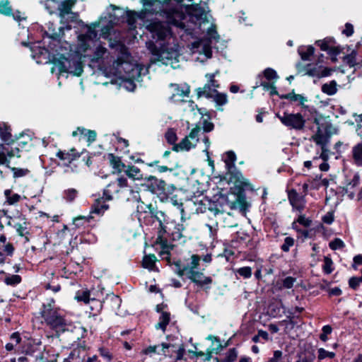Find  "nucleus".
<instances>
[{"instance_id":"58836bf2","label":"nucleus","mask_w":362,"mask_h":362,"mask_svg":"<svg viewBox=\"0 0 362 362\" xmlns=\"http://www.w3.org/2000/svg\"><path fill=\"white\" fill-rule=\"evenodd\" d=\"M212 88L210 86V83L208 82L206 83L203 88H197L195 91L197 93V98H199L202 96H204L205 98L210 99L213 98L214 93L212 92Z\"/></svg>"},{"instance_id":"7c9ffc66","label":"nucleus","mask_w":362,"mask_h":362,"mask_svg":"<svg viewBox=\"0 0 362 362\" xmlns=\"http://www.w3.org/2000/svg\"><path fill=\"white\" fill-rule=\"evenodd\" d=\"M296 67L298 73L305 71L304 74L308 75L310 76H317L320 78L319 69L317 67L312 66L310 64H308L305 66H303L301 63L298 62L296 64Z\"/></svg>"},{"instance_id":"ddd939ff","label":"nucleus","mask_w":362,"mask_h":362,"mask_svg":"<svg viewBox=\"0 0 362 362\" xmlns=\"http://www.w3.org/2000/svg\"><path fill=\"white\" fill-rule=\"evenodd\" d=\"M130 159L135 163H143L146 165L148 167L154 168L153 172H157L158 173H164L167 172H173L177 167L178 163H173L172 161H168V165H161L160 160H154L149 162H145L140 158H135V156H130Z\"/></svg>"},{"instance_id":"e433bc0d","label":"nucleus","mask_w":362,"mask_h":362,"mask_svg":"<svg viewBox=\"0 0 362 362\" xmlns=\"http://www.w3.org/2000/svg\"><path fill=\"white\" fill-rule=\"evenodd\" d=\"M283 305L281 302L269 303L267 308V313L272 317L281 316Z\"/></svg>"},{"instance_id":"603ef678","label":"nucleus","mask_w":362,"mask_h":362,"mask_svg":"<svg viewBox=\"0 0 362 362\" xmlns=\"http://www.w3.org/2000/svg\"><path fill=\"white\" fill-rule=\"evenodd\" d=\"M343 63L351 69L356 64V52L352 50L350 54L344 56Z\"/></svg>"},{"instance_id":"9d476101","label":"nucleus","mask_w":362,"mask_h":362,"mask_svg":"<svg viewBox=\"0 0 362 362\" xmlns=\"http://www.w3.org/2000/svg\"><path fill=\"white\" fill-rule=\"evenodd\" d=\"M360 176L354 170L346 167L344 168L342 180L341 181V196H347L353 199L356 192V187L359 184Z\"/></svg>"},{"instance_id":"cd10ccee","label":"nucleus","mask_w":362,"mask_h":362,"mask_svg":"<svg viewBox=\"0 0 362 362\" xmlns=\"http://www.w3.org/2000/svg\"><path fill=\"white\" fill-rule=\"evenodd\" d=\"M123 172L129 178L134 180H141L142 182V179L145 177L141 169L134 165H127Z\"/></svg>"},{"instance_id":"0e129e2a","label":"nucleus","mask_w":362,"mask_h":362,"mask_svg":"<svg viewBox=\"0 0 362 362\" xmlns=\"http://www.w3.org/2000/svg\"><path fill=\"white\" fill-rule=\"evenodd\" d=\"M235 274L240 275L244 279H249L252 276V269L250 267H243L234 269Z\"/></svg>"},{"instance_id":"13d9d810","label":"nucleus","mask_w":362,"mask_h":362,"mask_svg":"<svg viewBox=\"0 0 362 362\" xmlns=\"http://www.w3.org/2000/svg\"><path fill=\"white\" fill-rule=\"evenodd\" d=\"M0 13L6 16L13 15V9L8 0L0 1Z\"/></svg>"},{"instance_id":"69168bd1","label":"nucleus","mask_w":362,"mask_h":362,"mask_svg":"<svg viewBox=\"0 0 362 362\" xmlns=\"http://www.w3.org/2000/svg\"><path fill=\"white\" fill-rule=\"evenodd\" d=\"M165 138L168 144H173L177 140V136L173 128H168L165 133Z\"/></svg>"},{"instance_id":"72a5a7b5","label":"nucleus","mask_w":362,"mask_h":362,"mask_svg":"<svg viewBox=\"0 0 362 362\" xmlns=\"http://www.w3.org/2000/svg\"><path fill=\"white\" fill-rule=\"evenodd\" d=\"M10 342L5 345V349L7 351H12L15 350V347L18 345L21 346V337L18 332L12 333L10 336Z\"/></svg>"},{"instance_id":"c756f323","label":"nucleus","mask_w":362,"mask_h":362,"mask_svg":"<svg viewBox=\"0 0 362 362\" xmlns=\"http://www.w3.org/2000/svg\"><path fill=\"white\" fill-rule=\"evenodd\" d=\"M76 2V0H64L63 2H62L59 8V16L61 18V23H64L63 21L65 19V16L66 15L72 13L71 8Z\"/></svg>"},{"instance_id":"ea45409f","label":"nucleus","mask_w":362,"mask_h":362,"mask_svg":"<svg viewBox=\"0 0 362 362\" xmlns=\"http://www.w3.org/2000/svg\"><path fill=\"white\" fill-rule=\"evenodd\" d=\"M81 355L80 348H74L63 362H84V356Z\"/></svg>"},{"instance_id":"4c0bfd02","label":"nucleus","mask_w":362,"mask_h":362,"mask_svg":"<svg viewBox=\"0 0 362 362\" xmlns=\"http://www.w3.org/2000/svg\"><path fill=\"white\" fill-rule=\"evenodd\" d=\"M298 52L303 61H310V57L314 54L315 47L313 45L300 47L298 48Z\"/></svg>"},{"instance_id":"4be33fe9","label":"nucleus","mask_w":362,"mask_h":362,"mask_svg":"<svg viewBox=\"0 0 362 362\" xmlns=\"http://www.w3.org/2000/svg\"><path fill=\"white\" fill-rule=\"evenodd\" d=\"M160 345L162 346V354L165 356H172V355L169 354V349H171L173 352L176 353L175 361H178L184 358L185 349L182 344L177 350L174 349L176 348V346L173 344L163 342Z\"/></svg>"},{"instance_id":"5fc2aeb1","label":"nucleus","mask_w":362,"mask_h":362,"mask_svg":"<svg viewBox=\"0 0 362 362\" xmlns=\"http://www.w3.org/2000/svg\"><path fill=\"white\" fill-rule=\"evenodd\" d=\"M22 281V278L18 274H6L4 282L11 286H16Z\"/></svg>"},{"instance_id":"4d7b16f0","label":"nucleus","mask_w":362,"mask_h":362,"mask_svg":"<svg viewBox=\"0 0 362 362\" xmlns=\"http://www.w3.org/2000/svg\"><path fill=\"white\" fill-rule=\"evenodd\" d=\"M189 352L196 357L205 356V358L203 359L204 361H210L211 358H213L212 355L214 354L211 350V347L208 348L206 351V353L202 351H189Z\"/></svg>"},{"instance_id":"774afa93","label":"nucleus","mask_w":362,"mask_h":362,"mask_svg":"<svg viewBox=\"0 0 362 362\" xmlns=\"http://www.w3.org/2000/svg\"><path fill=\"white\" fill-rule=\"evenodd\" d=\"M238 358V351L235 348L230 349L226 354L223 362H234Z\"/></svg>"},{"instance_id":"37998d69","label":"nucleus","mask_w":362,"mask_h":362,"mask_svg":"<svg viewBox=\"0 0 362 362\" xmlns=\"http://www.w3.org/2000/svg\"><path fill=\"white\" fill-rule=\"evenodd\" d=\"M13 228L16 229L19 236L25 238V242L29 241L28 235H30V233L28 229L26 222H24L23 224L17 223L15 225H13Z\"/></svg>"},{"instance_id":"a19ab883","label":"nucleus","mask_w":362,"mask_h":362,"mask_svg":"<svg viewBox=\"0 0 362 362\" xmlns=\"http://www.w3.org/2000/svg\"><path fill=\"white\" fill-rule=\"evenodd\" d=\"M170 321V313L169 312H162L159 317V322L156 325L155 327L165 331L167 326L169 325Z\"/></svg>"},{"instance_id":"09e8293b","label":"nucleus","mask_w":362,"mask_h":362,"mask_svg":"<svg viewBox=\"0 0 362 362\" xmlns=\"http://www.w3.org/2000/svg\"><path fill=\"white\" fill-rule=\"evenodd\" d=\"M352 153L356 163L362 165V141L353 148Z\"/></svg>"},{"instance_id":"3c124183","label":"nucleus","mask_w":362,"mask_h":362,"mask_svg":"<svg viewBox=\"0 0 362 362\" xmlns=\"http://www.w3.org/2000/svg\"><path fill=\"white\" fill-rule=\"evenodd\" d=\"M31 141L32 138L30 136L27 135V136H25V134L23 133V137L16 141L18 143V146L21 148V151H28L31 146Z\"/></svg>"},{"instance_id":"bb28decb","label":"nucleus","mask_w":362,"mask_h":362,"mask_svg":"<svg viewBox=\"0 0 362 362\" xmlns=\"http://www.w3.org/2000/svg\"><path fill=\"white\" fill-rule=\"evenodd\" d=\"M40 345V343L36 344L33 339H28L23 341L21 351L27 356H33L35 352L39 351Z\"/></svg>"},{"instance_id":"dca6fc26","label":"nucleus","mask_w":362,"mask_h":362,"mask_svg":"<svg viewBox=\"0 0 362 362\" xmlns=\"http://www.w3.org/2000/svg\"><path fill=\"white\" fill-rule=\"evenodd\" d=\"M281 99H287L290 101H297L299 100L300 103L299 105L300 107L304 109L305 110H308L312 117H323L319 112L317 111V110L315 107L310 108L308 105H305V102H307V98L304 97L303 95L300 94H296L294 89L291 90V92L287 93V94H282L280 95Z\"/></svg>"},{"instance_id":"a18cd8bd","label":"nucleus","mask_w":362,"mask_h":362,"mask_svg":"<svg viewBox=\"0 0 362 362\" xmlns=\"http://www.w3.org/2000/svg\"><path fill=\"white\" fill-rule=\"evenodd\" d=\"M118 51L119 56L117 61L118 64H122L125 59H127L130 57V52L127 47L123 43H119Z\"/></svg>"},{"instance_id":"f8f14e48","label":"nucleus","mask_w":362,"mask_h":362,"mask_svg":"<svg viewBox=\"0 0 362 362\" xmlns=\"http://www.w3.org/2000/svg\"><path fill=\"white\" fill-rule=\"evenodd\" d=\"M82 26L87 28L86 33L80 34L78 35L79 49L86 52L90 49V42H96L99 37L96 28L100 27V21H95L90 25L84 24V23L80 20L79 21Z\"/></svg>"},{"instance_id":"a878e982","label":"nucleus","mask_w":362,"mask_h":362,"mask_svg":"<svg viewBox=\"0 0 362 362\" xmlns=\"http://www.w3.org/2000/svg\"><path fill=\"white\" fill-rule=\"evenodd\" d=\"M279 78L277 72L274 69L268 67L257 74L255 83L261 82V81H264V78L267 81V82H276Z\"/></svg>"},{"instance_id":"864d4df0","label":"nucleus","mask_w":362,"mask_h":362,"mask_svg":"<svg viewBox=\"0 0 362 362\" xmlns=\"http://www.w3.org/2000/svg\"><path fill=\"white\" fill-rule=\"evenodd\" d=\"M172 264L175 266V272L179 276H183L185 272H188L189 264H184L180 259L173 261Z\"/></svg>"},{"instance_id":"393cba45","label":"nucleus","mask_w":362,"mask_h":362,"mask_svg":"<svg viewBox=\"0 0 362 362\" xmlns=\"http://www.w3.org/2000/svg\"><path fill=\"white\" fill-rule=\"evenodd\" d=\"M105 197H99L96 199L90 207V213L98 215H103L105 211L109 209V204H106Z\"/></svg>"},{"instance_id":"473e14b6","label":"nucleus","mask_w":362,"mask_h":362,"mask_svg":"<svg viewBox=\"0 0 362 362\" xmlns=\"http://www.w3.org/2000/svg\"><path fill=\"white\" fill-rule=\"evenodd\" d=\"M2 247L3 251H0V265L4 264L6 261V257H12L15 252V247L10 242L3 245Z\"/></svg>"},{"instance_id":"f03ea898","label":"nucleus","mask_w":362,"mask_h":362,"mask_svg":"<svg viewBox=\"0 0 362 362\" xmlns=\"http://www.w3.org/2000/svg\"><path fill=\"white\" fill-rule=\"evenodd\" d=\"M147 30L151 35V40L146 42L149 52L159 60L162 54L167 51L166 39L172 35L169 25L160 21H152L147 26Z\"/></svg>"},{"instance_id":"7ed1b4c3","label":"nucleus","mask_w":362,"mask_h":362,"mask_svg":"<svg viewBox=\"0 0 362 362\" xmlns=\"http://www.w3.org/2000/svg\"><path fill=\"white\" fill-rule=\"evenodd\" d=\"M315 124L316 131L311 136L310 140L313 141L317 145L321 147L322 152L319 157H314L313 160H318V158H320L323 161H327L329 152L327 149V144L332 136L337 134V129L325 117H315Z\"/></svg>"},{"instance_id":"423d86ee","label":"nucleus","mask_w":362,"mask_h":362,"mask_svg":"<svg viewBox=\"0 0 362 362\" xmlns=\"http://www.w3.org/2000/svg\"><path fill=\"white\" fill-rule=\"evenodd\" d=\"M84 153H88V156L83 158V160L88 167H90L94 163H95L96 160L95 158L102 156L101 152L89 153L85 148H83L81 152H78L76 148L72 147L69 151L59 149L57 152L56 156L63 162L62 164V166L70 167L71 164L74 160L78 159Z\"/></svg>"},{"instance_id":"2f4dec72","label":"nucleus","mask_w":362,"mask_h":362,"mask_svg":"<svg viewBox=\"0 0 362 362\" xmlns=\"http://www.w3.org/2000/svg\"><path fill=\"white\" fill-rule=\"evenodd\" d=\"M275 82H267L266 81H261V82L255 83V86L253 87V89H256L258 87L262 86L263 89L266 91L269 90V95L271 96L278 95L280 98V95L282 94H279L276 90V87L274 85Z\"/></svg>"},{"instance_id":"c03bdc74","label":"nucleus","mask_w":362,"mask_h":362,"mask_svg":"<svg viewBox=\"0 0 362 362\" xmlns=\"http://www.w3.org/2000/svg\"><path fill=\"white\" fill-rule=\"evenodd\" d=\"M212 92L214 93L212 98H214L216 105L223 106L228 103V97L226 93L218 92L215 88L212 90Z\"/></svg>"},{"instance_id":"052dcab7","label":"nucleus","mask_w":362,"mask_h":362,"mask_svg":"<svg viewBox=\"0 0 362 362\" xmlns=\"http://www.w3.org/2000/svg\"><path fill=\"white\" fill-rule=\"evenodd\" d=\"M202 52L209 59L212 57L213 52L210 39H204L202 45Z\"/></svg>"},{"instance_id":"6e6552de","label":"nucleus","mask_w":362,"mask_h":362,"mask_svg":"<svg viewBox=\"0 0 362 362\" xmlns=\"http://www.w3.org/2000/svg\"><path fill=\"white\" fill-rule=\"evenodd\" d=\"M237 160L236 154L233 151H228L226 153L224 163L226 173L219 175L220 182H226L230 184V182H237L239 180L245 179L242 173L235 166Z\"/></svg>"},{"instance_id":"c9c22d12","label":"nucleus","mask_w":362,"mask_h":362,"mask_svg":"<svg viewBox=\"0 0 362 362\" xmlns=\"http://www.w3.org/2000/svg\"><path fill=\"white\" fill-rule=\"evenodd\" d=\"M119 192V188L116 182H111L103 189V197L106 200H112V194H117Z\"/></svg>"},{"instance_id":"6ab92c4d","label":"nucleus","mask_w":362,"mask_h":362,"mask_svg":"<svg viewBox=\"0 0 362 362\" xmlns=\"http://www.w3.org/2000/svg\"><path fill=\"white\" fill-rule=\"evenodd\" d=\"M334 43L332 37H326L323 40H317L315 45L320 47L322 51H325L331 57L332 60H335L336 57L339 54V46L331 47L329 45Z\"/></svg>"},{"instance_id":"6e6d98bb","label":"nucleus","mask_w":362,"mask_h":362,"mask_svg":"<svg viewBox=\"0 0 362 362\" xmlns=\"http://www.w3.org/2000/svg\"><path fill=\"white\" fill-rule=\"evenodd\" d=\"M112 16H114V20H116V22L113 23L112 21L110 20L108 22L107 25L103 26L102 28H101L102 35L104 37H107L110 35V30L113 28L114 24H117V23H118L119 22V17H117L115 14L112 15L111 13H110V17H112Z\"/></svg>"},{"instance_id":"aec40b11","label":"nucleus","mask_w":362,"mask_h":362,"mask_svg":"<svg viewBox=\"0 0 362 362\" xmlns=\"http://www.w3.org/2000/svg\"><path fill=\"white\" fill-rule=\"evenodd\" d=\"M48 30H45L42 33L43 39L47 37L53 42L60 43L61 39L64 35V27L58 28L57 30L56 26L54 23L49 22L47 25Z\"/></svg>"},{"instance_id":"e2e57ef3","label":"nucleus","mask_w":362,"mask_h":362,"mask_svg":"<svg viewBox=\"0 0 362 362\" xmlns=\"http://www.w3.org/2000/svg\"><path fill=\"white\" fill-rule=\"evenodd\" d=\"M78 192L76 189L69 188V189L64 191L63 198L67 202H72L78 197Z\"/></svg>"},{"instance_id":"f257e3e1","label":"nucleus","mask_w":362,"mask_h":362,"mask_svg":"<svg viewBox=\"0 0 362 362\" xmlns=\"http://www.w3.org/2000/svg\"><path fill=\"white\" fill-rule=\"evenodd\" d=\"M147 209L151 218L158 223L156 243L159 245L163 251L172 249L173 245L169 242L180 240L183 237V224L177 223L165 211L158 210L152 204H148ZM167 252L170 253L169 251Z\"/></svg>"},{"instance_id":"bf43d9fd","label":"nucleus","mask_w":362,"mask_h":362,"mask_svg":"<svg viewBox=\"0 0 362 362\" xmlns=\"http://www.w3.org/2000/svg\"><path fill=\"white\" fill-rule=\"evenodd\" d=\"M106 51L107 49L104 47L100 45L98 46L93 52L90 61L94 63L98 62L100 59L103 58V56L105 54Z\"/></svg>"},{"instance_id":"412c9836","label":"nucleus","mask_w":362,"mask_h":362,"mask_svg":"<svg viewBox=\"0 0 362 362\" xmlns=\"http://www.w3.org/2000/svg\"><path fill=\"white\" fill-rule=\"evenodd\" d=\"M103 160H107L110 165L118 173H122L127 167L119 156H115L114 153H105L103 156Z\"/></svg>"},{"instance_id":"f3484780","label":"nucleus","mask_w":362,"mask_h":362,"mask_svg":"<svg viewBox=\"0 0 362 362\" xmlns=\"http://www.w3.org/2000/svg\"><path fill=\"white\" fill-rule=\"evenodd\" d=\"M187 278L199 287L207 291L211 288L210 286H205L211 284L213 279L211 276H206L203 272L197 270H189L187 272Z\"/></svg>"},{"instance_id":"39448f33","label":"nucleus","mask_w":362,"mask_h":362,"mask_svg":"<svg viewBox=\"0 0 362 362\" xmlns=\"http://www.w3.org/2000/svg\"><path fill=\"white\" fill-rule=\"evenodd\" d=\"M230 184H233V186L230 187V190L232 194L236 196L235 201L230 202V209H239L240 211L245 212L250 206L247 202L245 191L254 190L252 184L245 178L239 180L237 182H230Z\"/></svg>"},{"instance_id":"2eb2a0df","label":"nucleus","mask_w":362,"mask_h":362,"mask_svg":"<svg viewBox=\"0 0 362 362\" xmlns=\"http://www.w3.org/2000/svg\"><path fill=\"white\" fill-rule=\"evenodd\" d=\"M185 12L191 21L199 23L208 22L204 8L198 4L187 5Z\"/></svg>"},{"instance_id":"f704fd0d","label":"nucleus","mask_w":362,"mask_h":362,"mask_svg":"<svg viewBox=\"0 0 362 362\" xmlns=\"http://www.w3.org/2000/svg\"><path fill=\"white\" fill-rule=\"evenodd\" d=\"M156 257L153 254L145 255L142 260V267L149 271L158 272V269L156 267Z\"/></svg>"},{"instance_id":"9b49d317","label":"nucleus","mask_w":362,"mask_h":362,"mask_svg":"<svg viewBox=\"0 0 362 362\" xmlns=\"http://www.w3.org/2000/svg\"><path fill=\"white\" fill-rule=\"evenodd\" d=\"M40 315L47 325L52 329H62L66 325L64 317L59 313L58 310L51 303L42 304Z\"/></svg>"},{"instance_id":"a211bd4d","label":"nucleus","mask_w":362,"mask_h":362,"mask_svg":"<svg viewBox=\"0 0 362 362\" xmlns=\"http://www.w3.org/2000/svg\"><path fill=\"white\" fill-rule=\"evenodd\" d=\"M288 199L293 209L302 212L305 207V195H300L295 189L288 191Z\"/></svg>"},{"instance_id":"8fccbe9b","label":"nucleus","mask_w":362,"mask_h":362,"mask_svg":"<svg viewBox=\"0 0 362 362\" xmlns=\"http://www.w3.org/2000/svg\"><path fill=\"white\" fill-rule=\"evenodd\" d=\"M93 217L92 216H78L73 219V224L75 226V228H79L84 226L85 224H88Z\"/></svg>"},{"instance_id":"680f3d73","label":"nucleus","mask_w":362,"mask_h":362,"mask_svg":"<svg viewBox=\"0 0 362 362\" xmlns=\"http://www.w3.org/2000/svg\"><path fill=\"white\" fill-rule=\"evenodd\" d=\"M322 91L329 95L336 93L337 91L336 81H332L329 83L323 84L322 86Z\"/></svg>"},{"instance_id":"338daca9","label":"nucleus","mask_w":362,"mask_h":362,"mask_svg":"<svg viewBox=\"0 0 362 362\" xmlns=\"http://www.w3.org/2000/svg\"><path fill=\"white\" fill-rule=\"evenodd\" d=\"M333 262L331 258L328 257H325L324 258V264L322 265V270L325 274H329L334 270L333 268Z\"/></svg>"},{"instance_id":"79ce46f5","label":"nucleus","mask_w":362,"mask_h":362,"mask_svg":"<svg viewBox=\"0 0 362 362\" xmlns=\"http://www.w3.org/2000/svg\"><path fill=\"white\" fill-rule=\"evenodd\" d=\"M80 135H83L88 144H91L96 140L97 132L95 130L86 129L84 127H78Z\"/></svg>"},{"instance_id":"de8ad7c7","label":"nucleus","mask_w":362,"mask_h":362,"mask_svg":"<svg viewBox=\"0 0 362 362\" xmlns=\"http://www.w3.org/2000/svg\"><path fill=\"white\" fill-rule=\"evenodd\" d=\"M300 318L301 317L299 315H295L294 313H290L289 315H288L286 316V319H285L281 322V324L286 325V326L290 325H291L290 329H292L298 324V322L296 320H300Z\"/></svg>"},{"instance_id":"5701e85b","label":"nucleus","mask_w":362,"mask_h":362,"mask_svg":"<svg viewBox=\"0 0 362 362\" xmlns=\"http://www.w3.org/2000/svg\"><path fill=\"white\" fill-rule=\"evenodd\" d=\"M214 198L215 199V206L212 209V210H214V215L216 216L218 214H223L225 211L224 206L226 205H230L228 196L219 192L214 194Z\"/></svg>"},{"instance_id":"20e7f679","label":"nucleus","mask_w":362,"mask_h":362,"mask_svg":"<svg viewBox=\"0 0 362 362\" xmlns=\"http://www.w3.org/2000/svg\"><path fill=\"white\" fill-rule=\"evenodd\" d=\"M140 186L144 191L157 194L160 199H167L176 189L175 185H168L164 180L155 175L146 176L142 179Z\"/></svg>"},{"instance_id":"4468645a","label":"nucleus","mask_w":362,"mask_h":362,"mask_svg":"<svg viewBox=\"0 0 362 362\" xmlns=\"http://www.w3.org/2000/svg\"><path fill=\"white\" fill-rule=\"evenodd\" d=\"M122 303V299L113 293H107L103 300H96L97 313H100L103 308H106L112 312L117 313Z\"/></svg>"},{"instance_id":"c85d7f7f","label":"nucleus","mask_w":362,"mask_h":362,"mask_svg":"<svg viewBox=\"0 0 362 362\" xmlns=\"http://www.w3.org/2000/svg\"><path fill=\"white\" fill-rule=\"evenodd\" d=\"M74 299L78 302H83L85 304L88 303L90 301L96 304V299L90 298V291L87 288H81L76 292Z\"/></svg>"},{"instance_id":"1a4fd4ad","label":"nucleus","mask_w":362,"mask_h":362,"mask_svg":"<svg viewBox=\"0 0 362 362\" xmlns=\"http://www.w3.org/2000/svg\"><path fill=\"white\" fill-rule=\"evenodd\" d=\"M276 116L280 119L281 122L289 129L302 130L304 128H308L313 132L316 129L314 121L313 122V124L310 125V119H308V120L305 119L300 113L294 114L284 112L282 116L279 114H277Z\"/></svg>"},{"instance_id":"49530a36","label":"nucleus","mask_w":362,"mask_h":362,"mask_svg":"<svg viewBox=\"0 0 362 362\" xmlns=\"http://www.w3.org/2000/svg\"><path fill=\"white\" fill-rule=\"evenodd\" d=\"M4 195L6 199V202L9 205L16 204L21 199V195L17 193H13L11 189H6L4 191Z\"/></svg>"},{"instance_id":"0eeeda50","label":"nucleus","mask_w":362,"mask_h":362,"mask_svg":"<svg viewBox=\"0 0 362 362\" xmlns=\"http://www.w3.org/2000/svg\"><path fill=\"white\" fill-rule=\"evenodd\" d=\"M49 62L57 66L60 74L71 73L74 76H80L83 71V63L78 59H69L63 54H52Z\"/></svg>"},{"instance_id":"b1692460","label":"nucleus","mask_w":362,"mask_h":362,"mask_svg":"<svg viewBox=\"0 0 362 362\" xmlns=\"http://www.w3.org/2000/svg\"><path fill=\"white\" fill-rule=\"evenodd\" d=\"M4 131L1 132L0 137L1 140L6 142L7 144H12L15 142V141H18L21 139L23 136V132L20 133L18 135H15L14 136L11 134V129L9 125L3 122Z\"/></svg>"}]
</instances>
